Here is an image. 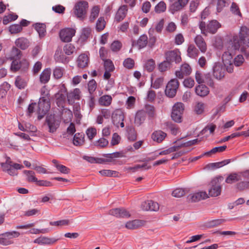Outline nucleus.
I'll use <instances>...</instances> for the list:
<instances>
[{
    "instance_id": "nucleus-49",
    "label": "nucleus",
    "mask_w": 249,
    "mask_h": 249,
    "mask_svg": "<svg viewBox=\"0 0 249 249\" xmlns=\"http://www.w3.org/2000/svg\"><path fill=\"white\" fill-rule=\"evenodd\" d=\"M99 13V8L98 6H94L91 10L90 16L89 17V21L93 22L94 20L98 17Z\"/></svg>"
},
{
    "instance_id": "nucleus-38",
    "label": "nucleus",
    "mask_w": 249,
    "mask_h": 249,
    "mask_svg": "<svg viewBox=\"0 0 249 249\" xmlns=\"http://www.w3.org/2000/svg\"><path fill=\"white\" fill-rule=\"evenodd\" d=\"M199 52L194 45L191 44L187 49L188 55L192 58H195L198 56Z\"/></svg>"
},
{
    "instance_id": "nucleus-7",
    "label": "nucleus",
    "mask_w": 249,
    "mask_h": 249,
    "mask_svg": "<svg viewBox=\"0 0 249 249\" xmlns=\"http://www.w3.org/2000/svg\"><path fill=\"white\" fill-rule=\"evenodd\" d=\"M112 122L113 124L118 127L120 126L124 127V113L121 109H117L112 113Z\"/></svg>"
},
{
    "instance_id": "nucleus-20",
    "label": "nucleus",
    "mask_w": 249,
    "mask_h": 249,
    "mask_svg": "<svg viewBox=\"0 0 249 249\" xmlns=\"http://www.w3.org/2000/svg\"><path fill=\"white\" fill-rule=\"evenodd\" d=\"M89 63V58L88 55L85 53H82L79 55L77 59V67L84 69L88 67Z\"/></svg>"
},
{
    "instance_id": "nucleus-18",
    "label": "nucleus",
    "mask_w": 249,
    "mask_h": 249,
    "mask_svg": "<svg viewBox=\"0 0 249 249\" xmlns=\"http://www.w3.org/2000/svg\"><path fill=\"white\" fill-rule=\"evenodd\" d=\"M128 10L127 6L123 5L120 7L117 12L116 14L115 19L118 22L123 20L126 17Z\"/></svg>"
},
{
    "instance_id": "nucleus-28",
    "label": "nucleus",
    "mask_w": 249,
    "mask_h": 249,
    "mask_svg": "<svg viewBox=\"0 0 249 249\" xmlns=\"http://www.w3.org/2000/svg\"><path fill=\"white\" fill-rule=\"evenodd\" d=\"M15 44L21 50H24L27 49L29 46L30 42L27 38L21 37L16 39Z\"/></svg>"
},
{
    "instance_id": "nucleus-51",
    "label": "nucleus",
    "mask_w": 249,
    "mask_h": 249,
    "mask_svg": "<svg viewBox=\"0 0 249 249\" xmlns=\"http://www.w3.org/2000/svg\"><path fill=\"white\" fill-rule=\"evenodd\" d=\"M166 6L165 3L163 1H160L155 7V11L157 13H160L166 10Z\"/></svg>"
},
{
    "instance_id": "nucleus-30",
    "label": "nucleus",
    "mask_w": 249,
    "mask_h": 249,
    "mask_svg": "<svg viewBox=\"0 0 249 249\" xmlns=\"http://www.w3.org/2000/svg\"><path fill=\"white\" fill-rule=\"evenodd\" d=\"M146 115L144 110L142 109L138 111L135 117V123L140 125L146 119Z\"/></svg>"
},
{
    "instance_id": "nucleus-3",
    "label": "nucleus",
    "mask_w": 249,
    "mask_h": 249,
    "mask_svg": "<svg viewBox=\"0 0 249 249\" xmlns=\"http://www.w3.org/2000/svg\"><path fill=\"white\" fill-rule=\"evenodd\" d=\"M88 7L89 4L87 1H80L77 2L75 4L73 8L74 13L76 17L81 20H83L86 16Z\"/></svg>"
},
{
    "instance_id": "nucleus-48",
    "label": "nucleus",
    "mask_w": 249,
    "mask_h": 249,
    "mask_svg": "<svg viewBox=\"0 0 249 249\" xmlns=\"http://www.w3.org/2000/svg\"><path fill=\"white\" fill-rule=\"evenodd\" d=\"M97 87V84L96 81L92 79L90 80L88 84V91L89 94L93 95Z\"/></svg>"
},
{
    "instance_id": "nucleus-17",
    "label": "nucleus",
    "mask_w": 249,
    "mask_h": 249,
    "mask_svg": "<svg viewBox=\"0 0 249 249\" xmlns=\"http://www.w3.org/2000/svg\"><path fill=\"white\" fill-rule=\"evenodd\" d=\"M209 196L206 192H199L190 195L188 196V199L191 202H196L201 200L205 199Z\"/></svg>"
},
{
    "instance_id": "nucleus-2",
    "label": "nucleus",
    "mask_w": 249,
    "mask_h": 249,
    "mask_svg": "<svg viewBox=\"0 0 249 249\" xmlns=\"http://www.w3.org/2000/svg\"><path fill=\"white\" fill-rule=\"evenodd\" d=\"M37 107V119L38 120H40L44 117L50 109L51 103L50 98L48 97H41L39 98Z\"/></svg>"
},
{
    "instance_id": "nucleus-42",
    "label": "nucleus",
    "mask_w": 249,
    "mask_h": 249,
    "mask_svg": "<svg viewBox=\"0 0 249 249\" xmlns=\"http://www.w3.org/2000/svg\"><path fill=\"white\" fill-rule=\"evenodd\" d=\"M15 84L19 89H24L27 86L26 80L20 76L17 77Z\"/></svg>"
},
{
    "instance_id": "nucleus-61",
    "label": "nucleus",
    "mask_w": 249,
    "mask_h": 249,
    "mask_svg": "<svg viewBox=\"0 0 249 249\" xmlns=\"http://www.w3.org/2000/svg\"><path fill=\"white\" fill-rule=\"evenodd\" d=\"M230 9L231 11L234 15L239 16V17L242 16V14L240 12L239 6L236 3L233 2L232 3Z\"/></svg>"
},
{
    "instance_id": "nucleus-64",
    "label": "nucleus",
    "mask_w": 249,
    "mask_h": 249,
    "mask_svg": "<svg viewBox=\"0 0 249 249\" xmlns=\"http://www.w3.org/2000/svg\"><path fill=\"white\" fill-rule=\"evenodd\" d=\"M200 0H192L189 6L190 12L191 13H194L197 9L199 4Z\"/></svg>"
},
{
    "instance_id": "nucleus-15",
    "label": "nucleus",
    "mask_w": 249,
    "mask_h": 249,
    "mask_svg": "<svg viewBox=\"0 0 249 249\" xmlns=\"http://www.w3.org/2000/svg\"><path fill=\"white\" fill-rule=\"evenodd\" d=\"M46 123L49 128V132L53 133L56 131L57 128L59 125L58 121H57L55 119L54 115L52 114L48 115L46 118Z\"/></svg>"
},
{
    "instance_id": "nucleus-8",
    "label": "nucleus",
    "mask_w": 249,
    "mask_h": 249,
    "mask_svg": "<svg viewBox=\"0 0 249 249\" xmlns=\"http://www.w3.org/2000/svg\"><path fill=\"white\" fill-rule=\"evenodd\" d=\"M164 56L166 59L171 64L174 62L176 64H178L180 63L182 60L180 52L178 49L165 52Z\"/></svg>"
},
{
    "instance_id": "nucleus-27",
    "label": "nucleus",
    "mask_w": 249,
    "mask_h": 249,
    "mask_svg": "<svg viewBox=\"0 0 249 249\" xmlns=\"http://www.w3.org/2000/svg\"><path fill=\"white\" fill-rule=\"evenodd\" d=\"M33 26L38 33L40 38H42L45 36L46 33V27L44 23H36L34 24Z\"/></svg>"
},
{
    "instance_id": "nucleus-6",
    "label": "nucleus",
    "mask_w": 249,
    "mask_h": 249,
    "mask_svg": "<svg viewBox=\"0 0 249 249\" xmlns=\"http://www.w3.org/2000/svg\"><path fill=\"white\" fill-rule=\"evenodd\" d=\"M12 53L14 56L11 58L13 61L11 65V70L13 72H16L20 70L19 60L22 55V52L18 48L14 47Z\"/></svg>"
},
{
    "instance_id": "nucleus-22",
    "label": "nucleus",
    "mask_w": 249,
    "mask_h": 249,
    "mask_svg": "<svg viewBox=\"0 0 249 249\" xmlns=\"http://www.w3.org/2000/svg\"><path fill=\"white\" fill-rule=\"evenodd\" d=\"M148 44V38L146 35H142L140 36L137 41L133 40L132 45H137L139 49L144 48Z\"/></svg>"
},
{
    "instance_id": "nucleus-45",
    "label": "nucleus",
    "mask_w": 249,
    "mask_h": 249,
    "mask_svg": "<svg viewBox=\"0 0 249 249\" xmlns=\"http://www.w3.org/2000/svg\"><path fill=\"white\" fill-rule=\"evenodd\" d=\"M106 21L104 17H100L97 21L96 24V30L99 32L104 29L106 26Z\"/></svg>"
},
{
    "instance_id": "nucleus-23",
    "label": "nucleus",
    "mask_w": 249,
    "mask_h": 249,
    "mask_svg": "<svg viewBox=\"0 0 249 249\" xmlns=\"http://www.w3.org/2000/svg\"><path fill=\"white\" fill-rule=\"evenodd\" d=\"M51 74V69L50 68L44 69L41 73L39 76V81L41 84L47 83L50 79Z\"/></svg>"
},
{
    "instance_id": "nucleus-60",
    "label": "nucleus",
    "mask_w": 249,
    "mask_h": 249,
    "mask_svg": "<svg viewBox=\"0 0 249 249\" xmlns=\"http://www.w3.org/2000/svg\"><path fill=\"white\" fill-rule=\"evenodd\" d=\"M180 70L185 74V76L190 75L192 71L190 66L187 63L183 64L180 67Z\"/></svg>"
},
{
    "instance_id": "nucleus-16",
    "label": "nucleus",
    "mask_w": 249,
    "mask_h": 249,
    "mask_svg": "<svg viewBox=\"0 0 249 249\" xmlns=\"http://www.w3.org/2000/svg\"><path fill=\"white\" fill-rule=\"evenodd\" d=\"M141 207L144 211H157L159 210L160 206L157 202L148 200L142 203Z\"/></svg>"
},
{
    "instance_id": "nucleus-54",
    "label": "nucleus",
    "mask_w": 249,
    "mask_h": 249,
    "mask_svg": "<svg viewBox=\"0 0 249 249\" xmlns=\"http://www.w3.org/2000/svg\"><path fill=\"white\" fill-rule=\"evenodd\" d=\"M231 161V159H227L220 162L212 163L210 165L213 168H218L230 163Z\"/></svg>"
},
{
    "instance_id": "nucleus-39",
    "label": "nucleus",
    "mask_w": 249,
    "mask_h": 249,
    "mask_svg": "<svg viewBox=\"0 0 249 249\" xmlns=\"http://www.w3.org/2000/svg\"><path fill=\"white\" fill-rule=\"evenodd\" d=\"M99 173L102 176L109 177H118L119 172L111 170H102L99 171Z\"/></svg>"
},
{
    "instance_id": "nucleus-31",
    "label": "nucleus",
    "mask_w": 249,
    "mask_h": 249,
    "mask_svg": "<svg viewBox=\"0 0 249 249\" xmlns=\"http://www.w3.org/2000/svg\"><path fill=\"white\" fill-rule=\"evenodd\" d=\"M196 94L201 97H204L209 93L208 88L204 85H200L195 89Z\"/></svg>"
},
{
    "instance_id": "nucleus-25",
    "label": "nucleus",
    "mask_w": 249,
    "mask_h": 249,
    "mask_svg": "<svg viewBox=\"0 0 249 249\" xmlns=\"http://www.w3.org/2000/svg\"><path fill=\"white\" fill-rule=\"evenodd\" d=\"M220 26V23L217 20H211L207 25V32L213 34H215Z\"/></svg>"
},
{
    "instance_id": "nucleus-32",
    "label": "nucleus",
    "mask_w": 249,
    "mask_h": 249,
    "mask_svg": "<svg viewBox=\"0 0 249 249\" xmlns=\"http://www.w3.org/2000/svg\"><path fill=\"white\" fill-rule=\"evenodd\" d=\"M57 239L55 238H51L46 237H40L35 240V243L38 244L52 245L55 243Z\"/></svg>"
},
{
    "instance_id": "nucleus-9",
    "label": "nucleus",
    "mask_w": 249,
    "mask_h": 249,
    "mask_svg": "<svg viewBox=\"0 0 249 249\" xmlns=\"http://www.w3.org/2000/svg\"><path fill=\"white\" fill-rule=\"evenodd\" d=\"M20 233L18 231H12L6 232L0 234V244L4 246H7L13 243L11 239L13 238L18 237Z\"/></svg>"
},
{
    "instance_id": "nucleus-43",
    "label": "nucleus",
    "mask_w": 249,
    "mask_h": 249,
    "mask_svg": "<svg viewBox=\"0 0 249 249\" xmlns=\"http://www.w3.org/2000/svg\"><path fill=\"white\" fill-rule=\"evenodd\" d=\"M155 62L153 59L147 60L144 65V69L148 72H150L153 71L155 68Z\"/></svg>"
},
{
    "instance_id": "nucleus-14",
    "label": "nucleus",
    "mask_w": 249,
    "mask_h": 249,
    "mask_svg": "<svg viewBox=\"0 0 249 249\" xmlns=\"http://www.w3.org/2000/svg\"><path fill=\"white\" fill-rule=\"evenodd\" d=\"M108 214L118 218H127L130 216V214L124 208H115L111 209Z\"/></svg>"
},
{
    "instance_id": "nucleus-63",
    "label": "nucleus",
    "mask_w": 249,
    "mask_h": 249,
    "mask_svg": "<svg viewBox=\"0 0 249 249\" xmlns=\"http://www.w3.org/2000/svg\"><path fill=\"white\" fill-rule=\"evenodd\" d=\"M236 188L239 191L249 188V181H241L236 184Z\"/></svg>"
},
{
    "instance_id": "nucleus-37",
    "label": "nucleus",
    "mask_w": 249,
    "mask_h": 249,
    "mask_svg": "<svg viewBox=\"0 0 249 249\" xmlns=\"http://www.w3.org/2000/svg\"><path fill=\"white\" fill-rule=\"evenodd\" d=\"M23 173L26 176V180L29 182H36L37 178L35 177V173L32 170H24Z\"/></svg>"
},
{
    "instance_id": "nucleus-57",
    "label": "nucleus",
    "mask_w": 249,
    "mask_h": 249,
    "mask_svg": "<svg viewBox=\"0 0 249 249\" xmlns=\"http://www.w3.org/2000/svg\"><path fill=\"white\" fill-rule=\"evenodd\" d=\"M104 61L105 70L113 71L115 69V67L112 61L110 59H106Z\"/></svg>"
},
{
    "instance_id": "nucleus-12",
    "label": "nucleus",
    "mask_w": 249,
    "mask_h": 249,
    "mask_svg": "<svg viewBox=\"0 0 249 249\" xmlns=\"http://www.w3.org/2000/svg\"><path fill=\"white\" fill-rule=\"evenodd\" d=\"M225 67L219 62L215 63L213 67L214 77L217 80H221L225 76Z\"/></svg>"
},
{
    "instance_id": "nucleus-55",
    "label": "nucleus",
    "mask_w": 249,
    "mask_h": 249,
    "mask_svg": "<svg viewBox=\"0 0 249 249\" xmlns=\"http://www.w3.org/2000/svg\"><path fill=\"white\" fill-rule=\"evenodd\" d=\"M108 143V141L104 138H101L99 139L97 141H96L94 142L95 146L100 148H104L106 147Z\"/></svg>"
},
{
    "instance_id": "nucleus-53",
    "label": "nucleus",
    "mask_w": 249,
    "mask_h": 249,
    "mask_svg": "<svg viewBox=\"0 0 249 249\" xmlns=\"http://www.w3.org/2000/svg\"><path fill=\"white\" fill-rule=\"evenodd\" d=\"M75 49L74 46L72 44L70 43L67 44L64 46L63 50L66 54L70 55L73 53Z\"/></svg>"
},
{
    "instance_id": "nucleus-56",
    "label": "nucleus",
    "mask_w": 249,
    "mask_h": 249,
    "mask_svg": "<svg viewBox=\"0 0 249 249\" xmlns=\"http://www.w3.org/2000/svg\"><path fill=\"white\" fill-rule=\"evenodd\" d=\"M146 114L147 113L149 117H153L155 113V109L153 106L151 105H145V110Z\"/></svg>"
},
{
    "instance_id": "nucleus-34",
    "label": "nucleus",
    "mask_w": 249,
    "mask_h": 249,
    "mask_svg": "<svg viewBox=\"0 0 249 249\" xmlns=\"http://www.w3.org/2000/svg\"><path fill=\"white\" fill-rule=\"evenodd\" d=\"M127 138L129 141H135L137 139V132L134 127L131 125L126 127Z\"/></svg>"
},
{
    "instance_id": "nucleus-50",
    "label": "nucleus",
    "mask_w": 249,
    "mask_h": 249,
    "mask_svg": "<svg viewBox=\"0 0 249 249\" xmlns=\"http://www.w3.org/2000/svg\"><path fill=\"white\" fill-rule=\"evenodd\" d=\"M171 64L166 59L159 65V70L161 72H164L170 67Z\"/></svg>"
},
{
    "instance_id": "nucleus-19",
    "label": "nucleus",
    "mask_w": 249,
    "mask_h": 249,
    "mask_svg": "<svg viewBox=\"0 0 249 249\" xmlns=\"http://www.w3.org/2000/svg\"><path fill=\"white\" fill-rule=\"evenodd\" d=\"M54 59L56 62L67 64L69 61V59L66 56L60 49H57L54 55Z\"/></svg>"
},
{
    "instance_id": "nucleus-26",
    "label": "nucleus",
    "mask_w": 249,
    "mask_h": 249,
    "mask_svg": "<svg viewBox=\"0 0 249 249\" xmlns=\"http://www.w3.org/2000/svg\"><path fill=\"white\" fill-rule=\"evenodd\" d=\"M81 91L79 89H75L73 91L67 95L68 101L69 104H72L74 100H79L80 99Z\"/></svg>"
},
{
    "instance_id": "nucleus-47",
    "label": "nucleus",
    "mask_w": 249,
    "mask_h": 249,
    "mask_svg": "<svg viewBox=\"0 0 249 249\" xmlns=\"http://www.w3.org/2000/svg\"><path fill=\"white\" fill-rule=\"evenodd\" d=\"M91 34V29L90 28H85L82 30V32L80 36V39L82 41L85 42L87 40Z\"/></svg>"
},
{
    "instance_id": "nucleus-41",
    "label": "nucleus",
    "mask_w": 249,
    "mask_h": 249,
    "mask_svg": "<svg viewBox=\"0 0 249 249\" xmlns=\"http://www.w3.org/2000/svg\"><path fill=\"white\" fill-rule=\"evenodd\" d=\"M222 59L225 65H231L232 62V56L231 53L229 51L224 52L222 56Z\"/></svg>"
},
{
    "instance_id": "nucleus-29",
    "label": "nucleus",
    "mask_w": 249,
    "mask_h": 249,
    "mask_svg": "<svg viewBox=\"0 0 249 249\" xmlns=\"http://www.w3.org/2000/svg\"><path fill=\"white\" fill-rule=\"evenodd\" d=\"M167 134L161 130L154 131L151 135L152 140L158 143L161 142L166 137Z\"/></svg>"
},
{
    "instance_id": "nucleus-10",
    "label": "nucleus",
    "mask_w": 249,
    "mask_h": 249,
    "mask_svg": "<svg viewBox=\"0 0 249 249\" xmlns=\"http://www.w3.org/2000/svg\"><path fill=\"white\" fill-rule=\"evenodd\" d=\"M209 195L211 197L219 196L221 192V185L218 178L213 179L209 184Z\"/></svg>"
},
{
    "instance_id": "nucleus-11",
    "label": "nucleus",
    "mask_w": 249,
    "mask_h": 249,
    "mask_svg": "<svg viewBox=\"0 0 249 249\" xmlns=\"http://www.w3.org/2000/svg\"><path fill=\"white\" fill-rule=\"evenodd\" d=\"M75 30L72 28H67L60 31L59 36L61 40L64 42L71 41L72 37L75 35Z\"/></svg>"
},
{
    "instance_id": "nucleus-24",
    "label": "nucleus",
    "mask_w": 249,
    "mask_h": 249,
    "mask_svg": "<svg viewBox=\"0 0 249 249\" xmlns=\"http://www.w3.org/2000/svg\"><path fill=\"white\" fill-rule=\"evenodd\" d=\"M195 42L202 53H205L206 51V44L201 35H197L196 36L195 38Z\"/></svg>"
},
{
    "instance_id": "nucleus-13",
    "label": "nucleus",
    "mask_w": 249,
    "mask_h": 249,
    "mask_svg": "<svg viewBox=\"0 0 249 249\" xmlns=\"http://www.w3.org/2000/svg\"><path fill=\"white\" fill-rule=\"evenodd\" d=\"M189 0H177L170 4L169 10L173 14L176 12L181 10L187 4Z\"/></svg>"
},
{
    "instance_id": "nucleus-5",
    "label": "nucleus",
    "mask_w": 249,
    "mask_h": 249,
    "mask_svg": "<svg viewBox=\"0 0 249 249\" xmlns=\"http://www.w3.org/2000/svg\"><path fill=\"white\" fill-rule=\"evenodd\" d=\"M179 85V83L178 79H172L167 83L165 90V95L169 98L174 97L176 94L177 89Z\"/></svg>"
},
{
    "instance_id": "nucleus-58",
    "label": "nucleus",
    "mask_w": 249,
    "mask_h": 249,
    "mask_svg": "<svg viewBox=\"0 0 249 249\" xmlns=\"http://www.w3.org/2000/svg\"><path fill=\"white\" fill-rule=\"evenodd\" d=\"M122 47L121 42L118 40L114 41L110 45V49L112 52L119 51Z\"/></svg>"
},
{
    "instance_id": "nucleus-59",
    "label": "nucleus",
    "mask_w": 249,
    "mask_h": 249,
    "mask_svg": "<svg viewBox=\"0 0 249 249\" xmlns=\"http://www.w3.org/2000/svg\"><path fill=\"white\" fill-rule=\"evenodd\" d=\"M186 190L182 188H177L172 193V195L176 197H180L186 194Z\"/></svg>"
},
{
    "instance_id": "nucleus-35",
    "label": "nucleus",
    "mask_w": 249,
    "mask_h": 249,
    "mask_svg": "<svg viewBox=\"0 0 249 249\" xmlns=\"http://www.w3.org/2000/svg\"><path fill=\"white\" fill-rule=\"evenodd\" d=\"M226 220L225 219H216L210 220L206 223V226L208 228H212L217 227L223 223L225 222Z\"/></svg>"
},
{
    "instance_id": "nucleus-62",
    "label": "nucleus",
    "mask_w": 249,
    "mask_h": 249,
    "mask_svg": "<svg viewBox=\"0 0 249 249\" xmlns=\"http://www.w3.org/2000/svg\"><path fill=\"white\" fill-rule=\"evenodd\" d=\"M123 65L125 68L128 69H132L134 66L135 62L133 59L127 58L124 60Z\"/></svg>"
},
{
    "instance_id": "nucleus-33",
    "label": "nucleus",
    "mask_w": 249,
    "mask_h": 249,
    "mask_svg": "<svg viewBox=\"0 0 249 249\" xmlns=\"http://www.w3.org/2000/svg\"><path fill=\"white\" fill-rule=\"evenodd\" d=\"M84 134L82 133H77L73 137V143L75 146H81L84 142Z\"/></svg>"
},
{
    "instance_id": "nucleus-36",
    "label": "nucleus",
    "mask_w": 249,
    "mask_h": 249,
    "mask_svg": "<svg viewBox=\"0 0 249 249\" xmlns=\"http://www.w3.org/2000/svg\"><path fill=\"white\" fill-rule=\"evenodd\" d=\"M111 96L108 95H103L99 99V104L103 106H109L111 104Z\"/></svg>"
},
{
    "instance_id": "nucleus-1",
    "label": "nucleus",
    "mask_w": 249,
    "mask_h": 249,
    "mask_svg": "<svg viewBox=\"0 0 249 249\" xmlns=\"http://www.w3.org/2000/svg\"><path fill=\"white\" fill-rule=\"evenodd\" d=\"M231 42V51L238 50L241 45L249 47V29L246 26L242 27L239 36H234Z\"/></svg>"
},
{
    "instance_id": "nucleus-44",
    "label": "nucleus",
    "mask_w": 249,
    "mask_h": 249,
    "mask_svg": "<svg viewBox=\"0 0 249 249\" xmlns=\"http://www.w3.org/2000/svg\"><path fill=\"white\" fill-rule=\"evenodd\" d=\"M164 125L170 130L172 134L176 135L178 134V127L176 124H173L171 122H167L164 123Z\"/></svg>"
},
{
    "instance_id": "nucleus-52",
    "label": "nucleus",
    "mask_w": 249,
    "mask_h": 249,
    "mask_svg": "<svg viewBox=\"0 0 249 249\" xmlns=\"http://www.w3.org/2000/svg\"><path fill=\"white\" fill-rule=\"evenodd\" d=\"M9 30L12 34H16L20 33L22 30V28L19 24H14L10 26Z\"/></svg>"
},
{
    "instance_id": "nucleus-46",
    "label": "nucleus",
    "mask_w": 249,
    "mask_h": 249,
    "mask_svg": "<svg viewBox=\"0 0 249 249\" xmlns=\"http://www.w3.org/2000/svg\"><path fill=\"white\" fill-rule=\"evenodd\" d=\"M64 69L61 67H55L53 71V76L56 79H60L63 75Z\"/></svg>"
},
{
    "instance_id": "nucleus-4",
    "label": "nucleus",
    "mask_w": 249,
    "mask_h": 249,
    "mask_svg": "<svg viewBox=\"0 0 249 249\" xmlns=\"http://www.w3.org/2000/svg\"><path fill=\"white\" fill-rule=\"evenodd\" d=\"M184 110V107L183 103L178 102L173 107L171 112V118L172 120L178 123H181L182 120V114Z\"/></svg>"
},
{
    "instance_id": "nucleus-40",
    "label": "nucleus",
    "mask_w": 249,
    "mask_h": 249,
    "mask_svg": "<svg viewBox=\"0 0 249 249\" xmlns=\"http://www.w3.org/2000/svg\"><path fill=\"white\" fill-rule=\"evenodd\" d=\"M241 179V176L236 173H231L226 178L225 182L229 184H232Z\"/></svg>"
},
{
    "instance_id": "nucleus-21",
    "label": "nucleus",
    "mask_w": 249,
    "mask_h": 249,
    "mask_svg": "<svg viewBox=\"0 0 249 249\" xmlns=\"http://www.w3.org/2000/svg\"><path fill=\"white\" fill-rule=\"evenodd\" d=\"M145 221L140 219H135L126 222L125 227L128 229H136L144 225Z\"/></svg>"
}]
</instances>
